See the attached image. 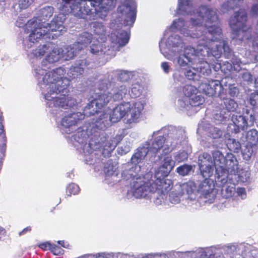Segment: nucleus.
Masks as SVG:
<instances>
[{"label": "nucleus", "instance_id": "obj_4", "mask_svg": "<svg viewBox=\"0 0 258 258\" xmlns=\"http://www.w3.org/2000/svg\"><path fill=\"white\" fill-rule=\"evenodd\" d=\"M202 7H205L206 9L209 10V11H212L215 13V14L216 15L217 18H218L217 12L216 11L213 10V9L210 8V7L208 6H201L199 7L196 10V11H193V14L195 16V18H192L190 19V22L191 23V25L192 27H191V28H193V27H195V30L196 31V33H190V30H186V29L184 28L183 27L185 25V21L182 18H179L177 20H175L173 22V26L177 29H178L181 34H183L185 36H190L192 37H200L201 36L202 37V39L200 40V42H203V39H206L205 38V33L206 32H208L207 30L208 28L206 27V23H208V21H207L206 19L204 18L201 21V23L197 24H195L192 23V20H195V23H197L198 22H200V20L201 19V16L200 15V13H199V11H200V9ZM219 19V18H218ZM219 20H218V23L217 24V26L219 27Z\"/></svg>", "mask_w": 258, "mask_h": 258}, {"label": "nucleus", "instance_id": "obj_49", "mask_svg": "<svg viewBox=\"0 0 258 258\" xmlns=\"http://www.w3.org/2000/svg\"><path fill=\"white\" fill-rule=\"evenodd\" d=\"M51 252L54 255H61L63 253V249H62L60 246L56 245V244H51L50 250Z\"/></svg>", "mask_w": 258, "mask_h": 258}, {"label": "nucleus", "instance_id": "obj_26", "mask_svg": "<svg viewBox=\"0 0 258 258\" xmlns=\"http://www.w3.org/2000/svg\"><path fill=\"white\" fill-rule=\"evenodd\" d=\"M92 34L87 32H84L80 34L78 37L77 41L75 43H77V47L82 46L86 47L89 44L93 39Z\"/></svg>", "mask_w": 258, "mask_h": 258}, {"label": "nucleus", "instance_id": "obj_1", "mask_svg": "<svg viewBox=\"0 0 258 258\" xmlns=\"http://www.w3.org/2000/svg\"><path fill=\"white\" fill-rule=\"evenodd\" d=\"M199 13L201 16L200 22L196 23L195 20L192 21L194 24H198L206 18L208 21L206 24L208 28V32L205 33L206 39H203V42H199L196 49L190 46L184 48L183 53L180 54L177 58V63L180 68L195 66L199 58H202L201 56L212 55L215 58H219L222 50L227 58L231 55L227 41L220 38L222 30L217 26L218 19L215 13L205 7L201 8Z\"/></svg>", "mask_w": 258, "mask_h": 258}, {"label": "nucleus", "instance_id": "obj_31", "mask_svg": "<svg viewBox=\"0 0 258 258\" xmlns=\"http://www.w3.org/2000/svg\"><path fill=\"white\" fill-rule=\"evenodd\" d=\"M192 8L191 0H179L178 9L179 10H182L187 14L192 15Z\"/></svg>", "mask_w": 258, "mask_h": 258}, {"label": "nucleus", "instance_id": "obj_3", "mask_svg": "<svg viewBox=\"0 0 258 258\" xmlns=\"http://www.w3.org/2000/svg\"><path fill=\"white\" fill-rule=\"evenodd\" d=\"M37 17H34L29 20L26 26L30 30L29 35V41L32 43H37L43 39L50 37V32H59L58 35L64 31V27L63 25V22L59 16H54L50 23L47 24V27L44 26L39 22Z\"/></svg>", "mask_w": 258, "mask_h": 258}, {"label": "nucleus", "instance_id": "obj_8", "mask_svg": "<svg viewBox=\"0 0 258 258\" xmlns=\"http://www.w3.org/2000/svg\"><path fill=\"white\" fill-rule=\"evenodd\" d=\"M247 14L245 9L235 12L229 20V25L232 30L233 38L243 40L246 32L250 28L246 24Z\"/></svg>", "mask_w": 258, "mask_h": 258}, {"label": "nucleus", "instance_id": "obj_12", "mask_svg": "<svg viewBox=\"0 0 258 258\" xmlns=\"http://www.w3.org/2000/svg\"><path fill=\"white\" fill-rule=\"evenodd\" d=\"M220 90L218 94L219 98L221 100L220 103V109L224 110V113L227 112H234L238 107L237 102L233 99L227 97L226 90L222 86H220Z\"/></svg>", "mask_w": 258, "mask_h": 258}, {"label": "nucleus", "instance_id": "obj_59", "mask_svg": "<svg viewBox=\"0 0 258 258\" xmlns=\"http://www.w3.org/2000/svg\"><path fill=\"white\" fill-rule=\"evenodd\" d=\"M62 2L64 3V6L66 7V5H70L71 3L73 0H62Z\"/></svg>", "mask_w": 258, "mask_h": 258}, {"label": "nucleus", "instance_id": "obj_52", "mask_svg": "<svg viewBox=\"0 0 258 258\" xmlns=\"http://www.w3.org/2000/svg\"><path fill=\"white\" fill-rule=\"evenodd\" d=\"M229 94L231 97L236 96L239 94L238 88L233 85H230L229 88Z\"/></svg>", "mask_w": 258, "mask_h": 258}, {"label": "nucleus", "instance_id": "obj_62", "mask_svg": "<svg viewBox=\"0 0 258 258\" xmlns=\"http://www.w3.org/2000/svg\"><path fill=\"white\" fill-rule=\"evenodd\" d=\"M254 82H255V85L258 87V78H257L255 79Z\"/></svg>", "mask_w": 258, "mask_h": 258}, {"label": "nucleus", "instance_id": "obj_35", "mask_svg": "<svg viewBox=\"0 0 258 258\" xmlns=\"http://www.w3.org/2000/svg\"><path fill=\"white\" fill-rule=\"evenodd\" d=\"M54 8L51 6H46L40 10L41 17L45 20H48L53 15Z\"/></svg>", "mask_w": 258, "mask_h": 258}, {"label": "nucleus", "instance_id": "obj_5", "mask_svg": "<svg viewBox=\"0 0 258 258\" xmlns=\"http://www.w3.org/2000/svg\"><path fill=\"white\" fill-rule=\"evenodd\" d=\"M91 98H92V99L90 100L85 107L83 113L85 116H90L100 113V114L97 118H92V121L95 120L93 123H99L105 118L106 113L104 109L111 98V93L104 90L103 92L95 93L94 96H92Z\"/></svg>", "mask_w": 258, "mask_h": 258}, {"label": "nucleus", "instance_id": "obj_51", "mask_svg": "<svg viewBox=\"0 0 258 258\" xmlns=\"http://www.w3.org/2000/svg\"><path fill=\"white\" fill-rule=\"evenodd\" d=\"M99 40H97V43H93L90 46V52L92 54H97L99 53L100 49V46L99 44Z\"/></svg>", "mask_w": 258, "mask_h": 258}, {"label": "nucleus", "instance_id": "obj_11", "mask_svg": "<svg viewBox=\"0 0 258 258\" xmlns=\"http://www.w3.org/2000/svg\"><path fill=\"white\" fill-rule=\"evenodd\" d=\"M133 196L137 198L146 197L152 190L149 183L141 177H137L132 184Z\"/></svg>", "mask_w": 258, "mask_h": 258}, {"label": "nucleus", "instance_id": "obj_14", "mask_svg": "<svg viewBox=\"0 0 258 258\" xmlns=\"http://www.w3.org/2000/svg\"><path fill=\"white\" fill-rule=\"evenodd\" d=\"M166 138L163 136H159L155 138L152 143L151 151L157 154L161 149L163 148L161 155H166L170 152V148L167 146L164 147Z\"/></svg>", "mask_w": 258, "mask_h": 258}, {"label": "nucleus", "instance_id": "obj_37", "mask_svg": "<svg viewBox=\"0 0 258 258\" xmlns=\"http://www.w3.org/2000/svg\"><path fill=\"white\" fill-rule=\"evenodd\" d=\"M235 175L238 176V181L241 182H245L248 181L250 177V173L247 171L241 169L239 171V168L238 167L237 173H235Z\"/></svg>", "mask_w": 258, "mask_h": 258}, {"label": "nucleus", "instance_id": "obj_44", "mask_svg": "<svg viewBox=\"0 0 258 258\" xmlns=\"http://www.w3.org/2000/svg\"><path fill=\"white\" fill-rule=\"evenodd\" d=\"M181 193L182 194H187L190 195L193 192V188L192 187L191 185L187 182H184L182 183L181 185Z\"/></svg>", "mask_w": 258, "mask_h": 258}, {"label": "nucleus", "instance_id": "obj_38", "mask_svg": "<svg viewBox=\"0 0 258 258\" xmlns=\"http://www.w3.org/2000/svg\"><path fill=\"white\" fill-rule=\"evenodd\" d=\"M123 137L121 135H117L114 138L111 140V143L107 142L105 147L108 146L110 151L113 150L118 143L122 140Z\"/></svg>", "mask_w": 258, "mask_h": 258}, {"label": "nucleus", "instance_id": "obj_55", "mask_svg": "<svg viewBox=\"0 0 258 258\" xmlns=\"http://www.w3.org/2000/svg\"><path fill=\"white\" fill-rule=\"evenodd\" d=\"M32 230V227L30 226H27L24 228L22 231L19 232V235L22 236L28 233H30Z\"/></svg>", "mask_w": 258, "mask_h": 258}, {"label": "nucleus", "instance_id": "obj_32", "mask_svg": "<svg viewBox=\"0 0 258 258\" xmlns=\"http://www.w3.org/2000/svg\"><path fill=\"white\" fill-rule=\"evenodd\" d=\"M243 3V0H228L224 3L222 7L227 10H234L241 7Z\"/></svg>", "mask_w": 258, "mask_h": 258}, {"label": "nucleus", "instance_id": "obj_63", "mask_svg": "<svg viewBox=\"0 0 258 258\" xmlns=\"http://www.w3.org/2000/svg\"><path fill=\"white\" fill-rule=\"evenodd\" d=\"M147 258H160L159 257H158V256H153V257H148Z\"/></svg>", "mask_w": 258, "mask_h": 258}, {"label": "nucleus", "instance_id": "obj_24", "mask_svg": "<svg viewBox=\"0 0 258 258\" xmlns=\"http://www.w3.org/2000/svg\"><path fill=\"white\" fill-rule=\"evenodd\" d=\"M51 42L47 43L43 45H39L36 49L32 51L34 57L36 58H41L44 55L47 54L49 50H51Z\"/></svg>", "mask_w": 258, "mask_h": 258}, {"label": "nucleus", "instance_id": "obj_42", "mask_svg": "<svg viewBox=\"0 0 258 258\" xmlns=\"http://www.w3.org/2000/svg\"><path fill=\"white\" fill-rule=\"evenodd\" d=\"M128 92L131 97L137 98L140 96L142 93L141 86L139 84L133 85L131 88V91Z\"/></svg>", "mask_w": 258, "mask_h": 258}, {"label": "nucleus", "instance_id": "obj_50", "mask_svg": "<svg viewBox=\"0 0 258 258\" xmlns=\"http://www.w3.org/2000/svg\"><path fill=\"white\" fill-rule=\"evenodd\" d=\"M34 2V0H19V5L21 9L28 8Z\"/></svg>", "mask_w": 258, "mask_h": 258}, {"label": "nucleus", "instance_id": "obj_20", "mask_svg": "<svg viewBox=\"0 0 258 258\" xmlns=\"http://www.w3.org/2000/svg\"><path fill=\"white\" fill-rule=\"evenodd\" d=\"M62 48L57 46H54L52 44L51 50H49L45 56V60L49 63H53L62 58Z\"/></svg>", "mask_w": 258, "mask_h": 258}, {"label": "nucleus", "instance_id": "obj_40", "mask_svg": "<svg viewBox=\"0 0 258 258\" xmlns=\"http://www.w3.org/2000/svg\"><path fill=\"white\" fill-rule=\"evenodd\" d=\"M192 169L191 165L184 164L178 167L176 169V172L182 176L187 175L189 173Z\"/></svg>", "mask_w": 258, "mask_h": 258}, {"label": "nucleus", "instance_id": "obj_15", "mask_svg": "<svg viewBox=\"0 0 258 258\" xmlns=\"http://www.w3.org/2000/svg\"><path fill=\"white\" fill-rule=\"evenodd\" d=\"M90 30L97 40L104 42L106 39V30L102 23L92 22L90 24Z\"/></svg>", "mask_w": 258, "mask_h": 258}, {"label": "nucleus", "instance_id": "obj_39", "mask_svg": "<svg viewBox=\"0 0 258 258\" xmlns=\"http://www.w3.org/2000/svg\"><path fill=\"white\" fill-rule=\"evenodd\" d=\"M79 191V186L74 183L69 184L66 188V193L68 196H71L72 195H75L78 194Z\"/></svg>", "mask_w": 258, "mask_h": 258}, {"label": "nucleus", "instance_id": "obj_43", "mask_svg": "<svg viewBox=\"0 0 258 258\" xmlns=\"http://www.w3.org/2000/svg\"><path fill=\"white\" fill-rule=\"evenodd\" d=\"M203 98L201 95H194L190 98L189 102L192 106H199L203 103Z\"/></svg>", "mask_w": 258, "mask_h": 258}, {"label": "nucleus", "instance_id": "obj_25", "mask_svg": "<svg viewBox=\"0 0 258 258\" xmlns=\"http://www.w3.org/2000/svg\"><path fill=\"white\" fill-rule=\"evenodd\" d=\"M187 66L186 67L181 68L183 70V74L188 80L195 81L198 80L199 78V75L197 73L196 67Z\"/></svg>", "mask_w": 258, "mask_h": 258}, {"label": "nucleus", "instance_id": "obj_17", "mask_svg": "<svg viewBox=\"0 0 258 258\" xmlns=\"http://www.w3.org/2000/svg\"><path fill=\"white\" fill-rule=\"evenodd\" d=\"M175 166V162L172 159L171 156L164 158L163 164L159 167L157 174H160V177L164 178L167 177Z\"/></svg>", "mask_w": 258, "mask_h": 258}, {"label": "nucleus", "instance_id": "obj_18", "mask_svg": "<svg viewBox=\"0 0 258 258\" xmlns=\"http://www.w3.org/2000/svg\"><path fill=\"white\" fill-rule=\"evenodd\" d=\"M82 115L79 112H72L66 115L61 120V124L65 127H70L78 124Z\"/></svg>", "mask_w": 258, "mask_h": 258}, {"label": "nucleus", "instance_id": "obj_46", "mask_svg": "<svg viewBox=\"0 0 258 258\" xmlns=\"http://www.w3.org/2000/svg\"><path fill=\"white\" fill-rule=\"evenodd\" d=\"M224 188H225V194L224 195L225 198H228L231 197L233 196L234 192L235 191V188L230 186L223 185L222 188V192L224 191Z\"/></svg>", "mask_w": 258, "mask_h": 258}, {"label": "nucleus", "instance_id": "obj_33", "mask_svg": "<svg viewBox=\"0 0 258 258\" xmlns=\"http://www.w3.org/2000/svg\"><path fill=\"white\" fill-rule=\"evenodd\" d=\"M227 146L229 150L235 153H238L241 150V144L235 139H229Z\"/></svg>", "mask_w": 258, "mask_h": 258}, {"label": "nucleus", "instance_id": "obj_7", "mask_svg": "<svg viewBox=\"0 0 258 258\" xmlns=\"http://www.w3.org/2000/svg\"><path fill=\"white\" fill-rule=\"evenodd\" d=\"M102 0H79L70 7V13L80 19L98 14L102 7Z\"/></svg>", "mask_w": 258, "mask_h": 258}, {"label": "nucleus", "instance_id": "obj_30", "mask_svg": "<svg viewBox=\"0 0 258 258\" xmlns=\"http://www.w3.org/2000/svg\"><path fill=\"white\" fill-rule=\"evenodd\" d=\"M206 165H213V160L210 154L204 152L199 156V166L203 167Z\"/></svg>", "mask_w": 258, "mask_h": 258}, {"label": "nucleus", "instance_id": "obj_48", "mask_svg": "<svg viewBox=\"0 0 258 258\" xmlns=\"http://www.w3.org/2000/svg\"><path fill=\"white\" fill-rule=\"evenodd\" d=\"M249 103L253 108L258 107V93L251 94L249 97Z\"/></svg>", "mask_w": 258, "mask_h": 258}, {"label": "nucleus", "instance_id": "obj_6", "mask_svg": "<svg viewBox=\"0 0 258 258\" xmlns=\"http://www.w3.org/2000/svg\"><path fill=\"white\" fill-rule=\"evenodd\" d=\"M143 109L144 105L140 101L134 102L132 104L129 102H124L113 109L112 116H114L116 120L124 118L128 123L137 122Z\"/></svg>", "mask_w": 258, "mask_h": 258}, {"label": "nucleus", "instance_id": "obj_19", "mask_svg": "<svg viewBox=\"0 0 258 258\" xmlns=\"http://www.w3.org/2000/svg\"><path fill=\"white\" fill-rule=\"evenodd\" d=\"M77 43H74L62 48V59L69 60L74 58L77 53L82 49V46L77 47Z\"/></svg>", "mask_w": 258, "mask_h": 258}, {"label": "nucleus", "instance_id": "obj_29", "mask_svg": "<svg viewBox=\"0 0 258 258\" xmlns=\"http://www.w3.org/2000/svg\"><path fill=\"white\" fill-rule=\"evenodd\" d=\"M128 91L127 88L125 86L121 85L116 88L113 92V94L111 96L114 101H119L123 99Z\"/></svg>", "mask_w": 258, "mask_h": 258}, {"label": "nucleus", "instance_id": "obj_56", "mask_svg": "<svg viewBox=\"0 0 258 258\" xmlns=\"http://www.w3.org/2000/svg\"><path fill=\"white\" fill-rule=\"evenodd\" d=\"M237 192L238 196L242 197L246 196L245 189L244 187H238L237 189Z\"/></svg>", "mask_w": 258, "mask_h": 258}, {"label": "nucleus", "instance_id": "obj_53", "mask_svg": "<svg viewBox=\"0 0 258 258\" xmlns=\"http://www.w3.org/2000/svg\"><path fill=\"white\" fill-rule=\"evenodd\" d=\"M52 243L47 241L42 242L38 245V247L43 250H50Z\"/></svg>", "mask_w": 258, "mask_h": 258}, {"label": "nucleus", "instance_id": "obj_27", "mask_svg": "<svg viewBox=\"0 0 258 258\" xmlns=\"http://www.w3.org/2000/svg\"><path fill=\"white\" fill-rule=\"evenodd\" d=\"M148 152L147 149L145 147L138 148L131 158V163L134 164L141 163L147 155Z\"/></svg>", "mask_w": 258, "mask_h": 258}, {"label": "nucleus", "instance_id": "obj_41", "mask_svg": "<svg viewBox=\"0 0 258 258\" xmlns=\"http://www.w3.org/2000/svg\"><path fill=\"white\" fill-rule=\"evenodd\" d=\"M120 37L119 38L118 42L121 46L125 45L130 39V33L125 31L122 30L120 33Z\"/></svg>", "mask_w": 258, "mask_h": 258}, {"label": "nucleus", "instance_id": "obj_34", "mask_svg": "<svg viewBox=\"0 0 258 258\" xmlns=\"http://www.w3.org/2000/svg\"><path fill=\"white\" fill-rule=\"evenodd\" d=\"M201 174L205 179H210L213 175V165L199 167Z\"/></svg>", "mask_w": 258, "mask_h": 258}, {"label": "nucleus", "instance_id": "obj_54", "mask_svg": "<svg viewBox=\"0 0 258 258\" xmlns=\"http://www.w3.org/2000/svg\"><path fill=\"white\" fill-rule=\"evenodd\" d=\"M161 66L162 69L163 70L164 72L165 73L167 74L169 72L170 70V67L168 62H166V61L163 62L161 63Z\"/></svg>", "mask_w": 258, "mask_h": 258}, {"label": "nucleus", "instance_id": "obj_10", "mask_svg": "<svg viewBox=\"0 0 258 258\" xmlns=\"http://www.w3.org/2000/svg\"><path fill=\"white\" fill-rule=\"evenodd\" d=\"M117 10L122 14H125L123 24L125 26H133L137 15V4L134 0H127L126 4L118 7Z\"/></svg>", "mask_w": 258, "mask_h": 258}, {"label": "nucleus", "instance_id": "obj_61", "mask_svg": "<svg viewBox=\"0 0 258 258\" xmlns=\"http://www.w3.org/2000/svg\"><path fill=\"white\" fill-rule=\"evenodd\" d=\"M58 243L60 245H61V246H62V247H65V246H64V241L63 240H60V241H58Z\"/></svg>", "mask_w": 258, "mask_h": 258}, {"label": "nucleus", "instance_id": "obj_16", "mask_svg": "<svg viewBox=\"0 0 258 258\" xmlns=\"http://www.w3.org/2000/svg\"><path fill=\"white\" fill-rule=\"evenodd\" d=\"M220 83L213 80H208L205 82H202L199 88L202 91V92L209 96L215 95L217 93V87H220Z\"/></svg>", "mask_w": 258, "mask_h": 258}, {"label": "nucleus", "instance_id": "obj_58", "mask_svg": "<svg viewBox=\"0 0 258 258\" xmlns=\"http://www.w3.org/2000/svg\"><path fill=\"white\" fill-rule=\"evenodd\" d=\"M104 87L105 88H107V83H104L103 81H100L99 82V89H104Z\"/></svg>", "mask_w": 258, "mask_h": 258}, {"label": "nucleus", "instance_id": "obj_9", "mask_svg": "<svg viewBox=\"0 0 258 258\" xmlns=\"http://www.w3.org/2000/svg\"><path fill=\"white\" fill-rule=\"evenodd\" d=\"M212 156L216 166H218L222 169L225 168L231 174L237 173L238 161L232 154H228L225 157L220 151L215 150L212 152Z\"/></svg>", "mask_w": 258, "mask_h": 258}, {"label": "nucleus", "instance_id": "obj_28", "mask_svg": "<svg viewBox=\"0 0 258 258\" xmlns=\"http://www.w3.org/2000/svg\"><path fill=\"white\" fill-rule=\"evenodd\" d=\"M246 141L248 146L252 147L258 145V131L256 129L248 131L246 135Z\"/></svg>", "mask_w": 258, "mask_h": 258}, {"label": "nucleus", "instance_id": "obj_64", "mask_svg": "<svg viewBox=\"0 0 258 258\" xmlns=\"http://www.w3.org/2000/svg\"><path fill=\"white\" fill-rule=\"evenodd\" d=\"M180 155V154H178V155L177 156V157H178V156H179Z\"/></svg>", "mask_w": 258, "mask_h": 258}, {"label": "nucleus", "instance_id": "obj_23", "mask_svg": "<svg viewBox=\"0 0 258 258\" xmlns=\"http://www.w3.org/2000/svg\"><path fill=\"white\" fill-rule=\"evenodd\" d=\"M210 56H212V55L209 56H201V57L202 58H200L199 60L197 61V63L195 65L196 67L197 71H199L203 75H209L211 73L210 65L206 60V57H208ZM212 56H214L212 55Z\"/></svg>", "mask_w": 258, "mask_h": 258}, {"label": "nucleus", "instance_id": "obj_60", "mask_svg": "<svg viewBox=\"0 0 258 258\" xmlns=\"http://www.w3.org/2000/svg\"><path fill=\"white\" fill-rule=\"evenodd\" d=\"M4 132V126L2 124V123L0 122V135L3 134Z\"/></svg>", "mask_w": 258, "mask_h": 258}, {"label": "nucleus", "instance_id": "obj_47", "mask_svg": "<svg viewBox=\"0 0 258 258\" xmlns=\"http://www.w3.org/2000/svg\"><path fill=\"white\" fill-rule=\"evenodd\" d=\"M222 131L217 127H214L210 131V136L213 139H219L222 136Z\"/></svg>", "mask_w": 258, "mask_h": 258}, {"label": "nucleus", "instance_id": "obj_21", "mask_svg": "<svg viewBox=\"0 0 258 258\" xmlns=\"http://www.w3.org/2000/svg\"><path fill=\"white\" fill-rule=\"evenodd\" d=\"M233 132L237 134L242 131H245L247 128V122L245 117L242 115L236 116L233 121Z\"/></svg>", "mask_w": 258, "mask_h": 258}, {"label": "nucleus", "instance_id": "obj_2", "mask_svg": "<svg viewBox=\"0 0 258 258\" xmlns=\"http://www.w3.org/2000/svg\"><path fill=\"white\" fill-rule=\"evenodd\" d=\"M66 70L59 67L48 71L43 78V82L48 86L49 91L44 95L49 107H64L68 106L70 80L64 77Z\"/></svg>", "mask_w": 258, "mask_h": 258}, {"label": "nucleus", "instance_id": "obj_36", "mask_svg": "<svg viewBox=\"0 0 258 258\" xmlns=\"http://www.w3.org/2000/svg\"><path fill=\"white\" fill-rule=\"evenodd\" d=\"M198 92V89L195 86L191 85H186L183 88V92L185 96L189 98L197 94Z\"/></svg>", "mask_w": 258, "mask_h": 258}, {"label": "nucleus", "instance_id": "obj_45", "mask_svg": "<svg viewBox=\"0 0 258 258\" xmlns=\"http://www.w3.org/2000/svg\"><path fill=\"white\" fill-rule=\"evenodd\" d=\"M171 182L170 180H163V181L162 179H161V185H160V187H158L157 188L162 190H164L166 191H168L172 188V186L170 185Z\"/></svg>", "mask_w": 258, "mask_h": 258}, {"label": "nucleus", "instance_id": "obj_57", "mask_svg": "<svg viewBox=\"0 0 258 258\" xmlns=\"http://www.w3.org/2000/svg\"><path fill=\"white\" fill-rule=\"evenodd\" d=\"M169 200L171 203L173 204L178 203L180 201L178 196L173 197L172 195L169 196Z\"/></svg>", "mask_w": 258, "mask_h": 258}, {"label": "nucleus", "instance_id": "obj_22", "mask_svg": "<svg viewBox=\"0 0 258 258\" xmlns=\"http://www.w3.org/2000/svg\"><path fill=\"white\" fill-rule=\"evenodd\" d=\"M214 184L213 181L210 179H204L198 185V191L206 197L213 191Z\"/></svg>", "mask_w": 258, "mask_h": 258}, {"label": "nucleus", "instance_id": "obj_13", "mask_svg": "<svg viewBox=\"0 0 258 258\" xmlns=\"http://www.w3.org/2000/svg\"><path fill=\"white\" fill-rule=\"evenodd\" d=\"M89 62L86 59L77 60L74 65H72L68 72L69 77L75 79L82 76L84 72V68L88 66Z\"/></svg>", "mask_w": 258, "mask_h": 258}]
</instances>
